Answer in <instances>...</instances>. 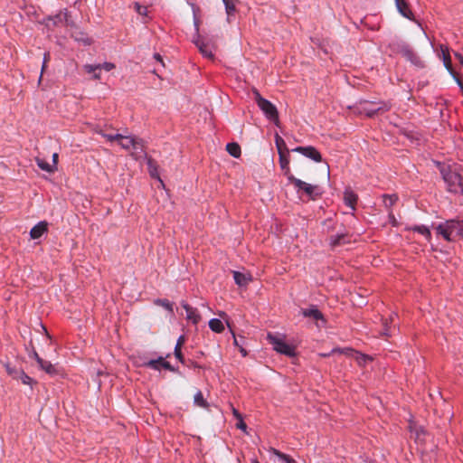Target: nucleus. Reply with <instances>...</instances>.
<instances>
[{
	"label": "nucleus",
	"instance_id": "nucleus-14",
	"mask_svg": "<svg viewBox=\"0 0 463 463\" xmlns=\"http://www.w3.org/2000/svg\"><path fill=\"white\" fill-rule=\"evenodd\" d=\"M279 165L281 169L284 172V175L287 176L288 180L289 181V176H294L289 168V152H283L279 154Z\"/></svg>",
	"mask_w": 463,
	"mask_h": 463
},
{
	"label": "nucleus",
	"instance_id": "nucleus-51",
	"mask_svg": "<svg viewBox=\"0 0 463 463\" xmlns=\"http://www.w3.org/2000/svg\"><path fill=\"white\" fill-rule=\"evenodd\" d=\"M455 57L458 60V61L460 62V64L463 65V55L458 53V52H456L455 53Z\"/></svg>",
	"mask_w": 463,
	"mask_h": 463
},
{
	"label": "nucleus",
	"instance_id": "nucleus-9",
	"mask_svg": "<svg viewBox=\"0 0 463 463\" xmlns=\"http://www.w3.org/2000/svg\"><path fill=\"white\" fill-rule=\"evenodd\" d=\"M293 152H298L301 155H303L306 157H308L312 159L315 162H321L322 161V156L319 153V151L312 146H297L296 148L292 149Z\"/></svg>",
	"mask_w": 463,
	"mask_h": 463
},
{
	"label": "nucleus",
	"instance_id": "nucleus-1",
	"mask_svg": "<svg viewBox=\"0 0 463 463\" xmlns=\"http://www.w3.org/2000/svg\"><path fill=\"white\" fill-rule=\"evenodd\" d=\"M437 234L447 241H454L463 237V221L448 220L436 227Z\"/></svg>",
	"mask_w": 463,
	"mask_h": 463
},
{
	"label": "nucleus",
	"instance_id": "nucleus-44",
	"mask_svg": "<svg viewBox=\"0 0 463 463\" xmlns=\"http://www.w3.org/2000/svg\"><path fill=\"white\" fill-rule=\"evenodd\" d=\"M182 348L175 347V356L176 359H178L181 363H184V356L182 354Z\"/></svg>",
	"mask_w": 463,
	"mask_h": 463
},
{
	"label": "nucleus",
	"instance_id": "nucleus-55",
	"mask_svg": "<svg viewBox=\"0 0 463 463\" xmlns=\"http://www.w3.org/2000/svg\"><path fill=\"white\" fill-rule=\"evenodd\" d=\"M332 354H331V352H329V353H323V354H319V355H320L321 357H328V356H330V355H332Z\"/></svg>",
	"mask_w": 463,
	"mask_h": 463
},
{
	"label": "nucleus",
	"instance_id": "nucleus-10",
	"mask_svg": "<svg viewBox=\"0 0 463 463\" xmlns=\"http://www.w3.org/2000/svg\"><path fill=\"white\" fill-rule=\"evenodd\" d=\"M181 306L186 312V319L194 325H197L201 321V315L197 308L191 307L187 302L182 301Z\"/></svg>",
	"mask_w": 463,
	"mask_h": 463
},
{
	"label": "nucleus",
	"instance_id": "nucleus-7",
	"mask_svg": "<svg viewBox=\"0 0 463 463\" xmlns=\"http://www.w3.org/2000/svg\"><path fill=\"white\" fill-rule=\"evenodd\" d=\"M194 43L204 58H207L209 60L214 59V52L216 51V46L213 42L198 35L194 40Z\"/></svg>",
	"mask_w": 463,
	"mask_h": 463
},
{
	"label": "nucleus",
	"instance_id": "nucleus-2",
	"mask_svg": "<svg viewBox=\"0 0 463 463\" xmlns=\"http://www.w3.org/2000/svg\"><path fill=\"white\" fill-rule=\"evenodd\" d=\"M438 166L444 182L448 185V190L455 194L462 191V179L460 175L452 170L449 165L438 163Z\"/></svg>",
	"mask_w": 463,
	"mask_h": 463
},
{
	"label": "nucleus",
	"instance_id": "nucleus-5",
	"mask_svg": "<svg viewBox=\"0 0 463 463\" xmlns=\"http://www.w3.org/2000/svg\"><path fill=\"white\" fill-rule=\"evenodd\" d=\"M254 99L259 108L263 111L266 118L274 122L277 126L279 123L278 109L270 101L261 97L260 92L253 90Z\"/></svg>",
	"mask_w": 463,
	"mask_h": 463
},
{
	"label": "nucleus",
	"instance_id": "nucleus-43",
	"mask_svg": "<svg viewBox=\"0 0 463 463\" xmlns=\"http://www.w3.org/2000/svg\"><path fill=\"white\" fill-rule=\"evenodd\" d=\"M98 66H100V70L103 69L107 71H109L115 68V64L112 62H104L101 64H98Z\"/></svg>",
	"mask_w": 463,
	"mask_h": 463
},
{
	"label": "nucleus",
	"instance_id": "nucleus-8",
	"mask_svg": "<svg viewBox=\"0 0 463 463\" xmlns=\"http://www.w3.org/2000/svg\"><path fill=\"white\" fill-rule=\"evenodd\" d=\"M439 57L442 59L443 64H444L445 68L447 69V71L453 76V78L456 80L457 83L460 87L461 90L463 91V83L458 79V77L457 76V73L453 70L452 63H451V58H450V54H449V50L448 46L442 45V44L440 45Z\"/></svg>",
	"mask_w": 463,
	"mask_h": 463
},
{
	"label": "nucleus",
	"instance_id": "nucleus-36",
	"mask_svg": "<svg viewBox=\"0 0 463 463\" xmlns=\"http://www.w3.org/2000/svg\"><path fill=\"white\" fill-rule=\"evenodd\" d=\"M133 6H134V9L135 11L141 16H147V7L146 6H144V5H141L138 2H135L133 4Z\"/></svg>",
	"mask_w": 463,
	"mask_h": 463
},
{
	"label": "nucleus",
	"instance_id": "nucleus-37",
	"mask_svg": "<svg viewBox=\"0 0 463 463\" xmlns=\"http://www.w3.org/2000/svg\"><path fill=\"white\" fill-rule=\"evenodd\" d=\"M225 10L228 16L233 15L236 11V5L234 0H230L224 4Z\"/></svg>",
	"mask_w": 463,
	"mask_h": 463
},
{
	"label": "nucleus",
	"instance_id": "nucleus-62",
	"mask_svg": "<svg viewBox=\"0 0 463 463\" xmlns=\"http://www.w3.org/2000/svg\"><path fill=\"white\" fill-rule=\"evenodd\" d=\"M230 0H222L223 4L229 2Z\"/></svg>",
	"mask_w": 463,
	"mask_h": 463
},
{
	"label": "nucleus",
	"instance_id": "nucleus-58",
	"mask_svg": "<svg viewBox=\"0 0 463 463\" xmlns=\"http://www.w3.org/2000/svg\"><path fill=\"white\" fill-rule=\"evenodd\" d=\"M240 352L241 353V354H242L243 356H246V355H247V352H246V350H245L244 348L241 347V348H240Z\"/></svg>",
	"mask_w": 463,
	"mask_h": 463
},
{
	"label": "nucleus",
	"instance_id": "nucleus-45",
	"mask_svg": "<svg viewBox=\"0 0 463 463\" xmlns=\"http://www.w3.org/2000/svg\"><path fill=\"white\" fill-rule=\"evenodd\" d=\"M161 366L163 368L166 369V370H169V371H172V372L175 371V368L168 362H166L164 358H163V362H162Z\"/></svg>",
	"mask_w": 463,
	"mask_h": 463
},
{
	"label": "nucleus",
	"instance_id": "nucleus-57",
	"mask_svg": "<svg viewBox=\"0 0 463 463\" xmlns=\"http://www.w3.org/2000/svg\"><path fill=\"white\" fill-rule=\"evenodd\" d=\"M395 317H396V314H392V315L390 316V318H389V320H390V324L393 323V320H394Z\"/></svg>",
	"mask_w": 463,
	"mask_h": 463
},
{
	"label": "nucleus",
	"instance_id": "nucleus-19",
	"mask_svg": "<svg viewBox=\"0 0 463 463\" xmlns=\"http://www.w3.org/2000/svg\"><path fill=\"white\" fill-rule=\"evenodd\" d=\"M137 137L133 136H123L120 134L118 138V145L126 150H130L135 144Z\"/></svg>",
	"mask_w": 463,
	"mask_h": 463
},
{
	"label": "nucleus",
	"instance_id": "nucleus-49",
	"mask_svg": "<svg viewBox=\"0 0 463 463\" xmlns=\"http://www.w3.org/2000/svg\"><path fill=\"white\" fill-rule=\"evenodd\" d=\"M57 163H58V154L54 153L52 155V165H54V167H57Z\"/></svg>",
	"mask_w": 463,
	"mask_h": 463
},
{
	"label": "nucleus",
	"instance_id": "nucleus-41",
	"mask_svg": "<svg viewBox=\"0 0 463 463\" xmlns=\"http://www.w3.org/2000/svg\"><path fill=\"white\" fill-rule=\"evenodd\" d=\"M96 132L98 134L101 135L103 137H105L109 142H113L115 140H117L118 142L120 134H115V135L106 134L102 130H97Z\"/></svg>",
	"mask_w": 463,
	"mask_h": 463
},
{
	"label": "nucleus",
	"instance_id": "nucleus-40",
	"mask_svg": "<svg viewBox=\"0 0 463 463\" xmlns=\"http://www.w3.org/2000/svg\"><path fill=\"white\" fill-rule=\"evenodd\" d=\"M344 239H345L344 234H337V235L332 236L331 240H330V244L333 247L341 245L343 243Z\"/></svg>",
	"mask_w": 463,
	"mask_h": 463
},
{
	"label": "nucleus",
	"instance_id": "nucleus-34",
	"mask_svg": "<svg viewBox=\"0 0 463 463\" xmlns=\"http://www.w3.org/2000/svg\"><path fill=\"white\" fill-rule=\"evenodd\" d=\"M163 362V357H158L157 359L149 360L145 363V366L149 367L154 370H160L161 364Z\"/></svg>",
	"mask_w": 463,
	"mask_h": 463
},
{
	"label": "nucleus",
	"instance_id": "nucleus-56",
	"mask_svg": "<svg viewBox=\"0 0 463 463\" xmlns=\"http://www.w3.org/2000/svg\"><path fill=\"white\" fill-rule=\"evenodd\" d=\"M33 355L37 363H38V359H43L42 357L39 356V354L35 351L33 352Z\"/></svg>",
	"mask_w": 463,
	"mask_h": 463
},
{
	"label": "nucleus",
	"instance_id": "nucleus-17",
	"mask_svg": "<svg viewBox=\"0 0 463 463\" xmlns=\"http://www.w3.org/2000/svg\"><path fill=\"white\" fill-rule=\"evenodd\" d=\"M301 313L305 317H310L314 320H324L323 314L315 306H312L309 308L302 309Z\"/></svg>",
	"mask_w": 463,
	"mask_h": 463
},
{
	"label": "nucleus",
	"instance_id": "nucleus-23",
	"mask_svg": "<svg viewBox=\"0 0 463 463\" xmlns=\"http://www.w3.org/2000/svg\"><path fill=\"white\" fill-rule=\"evenodd\" d=\"M209 327L215 333H222L224 330L222 322L218 318H212L209 321Z\"/></svg>",
	"mask_w": 463,
	"mask_h": 463
},
{
	"label": "nucleus",
	"instance_id": "nucleus-29",
	"mask_svg": "<svg viewBox=\"0 0 463 463\" xmlns=\"http://www.w3.org/2000/svg\"><path fill=\"white\" fill-rule=\"evenodd\" d=\"M405 44H406V43H404L402 41L395 40V41H392V43H390L389 48H390L392 53L398 54Z\"/></svg>",
	"mask_w": 463,
	"mask_h": 463
},
{
	"label": "nucleus",
	"instance_id": "nucleus-26",
	"mask_svg": "<svg viewBox=\"0 0 463 463\" xmlns=\"http://www.w3.org/2000/svg\"><path fill=\"white\" fill-rule=\"evenodd\" d=\"M194 402L196 406H199L201 408L207 409L209 407V404L207 401L203 398V392L201 391H198L194 394Z\"/></svg>",
	"mask_w": 463,
	"mask_h": 463
},
{
	"label": "nucleus",
	"instance_id": "nucleus-24",
	"mask_svg": "<svg viewBox=\"0 0 463 463\" xmlns=\"http://www.w3.org/2000/svg\"><path fill=\"white\" fill-rule=\"evenodd\" d=\"M35 161H36V164L43 171H46L48 173H52L54 172L57 167H54V165H50L49 163H47L44 159L43 158H40V157H36L35 158Z\"/></svg>",
	"mask_w": 463,
	"mask_h": 463
},
{
	"label": "nucleus",
	"instance_id": "nucleus-18",
	"mask_svg": "<svg viewBox=\"0 0 463 463\" xmlns=\"http://www.w3.org/2000/svg\"><path fill=\"white\" fill-rule=\"evenodd\" d=\"M38 365L43 371H44L46 373L52 376L56 375L59 373L55 365L52 364L50 361H46L44 359H38Z\"/></svg>",
	"mask_w": 463,
	"mask_h": 463
},
{
	"label": "nucleus",
	"instance_id": "nucleus-59",
	"mask_svg": "<svg viewBox=\"0 0 463 463\" xmlns=\"http://www.w3.org/2000/svg\"><path fill=\"white\" fill-rule=\"evenodd\" d=\"M45 68H46V64H44V63L43 62L42 72L45 70Z\"/></svg>",
	"mask_w": 463,
	"mask_h": 463
},
{
	"label": "nucleus",
	"instance_id": "nucleus-6",
	"mask_svg": "<svg viewBox=\"0 0 463 463\" xmlns=\"http://www.w3.org/2000/svg\"><path fill=\"white\" fill-rule=\"evenodd\" d=\"M289 183L295 186L298 193L303 191L312 200L317 199L322 194L318 185L307 184L295 176H289Z\"/></svg>",
	"mask_w": 463,
	"mask_h": 463
},
{
	"label": "nucleus",
	"instance_id": "nucleus-28",
	"mask_svg": "<svg viewBox=\"0 0 463 463\" xmlns=\"http://www.w3.org/2000/svg\"><path fill=\"white\" fill-rule=\"evenodd\" d=\"M275 143L279 154H280V152H289V150L287 147L285 140L279 134H276L275 136Z\"/></svg>",
	"mask_w": 463,
	"mask_h": 463
},
{
	"label": "nucleus",
	"instance_id": "nucleus-53",
	"mask_svg": "<svg viewBox=\"0 0 463 463\" xmlns=\"http://www.w3.org/2000/svg\"><path fill=\"white\" fill-rule=\"evenodd\" d=\"M49 59H50V55H49V53H45V54H44V57H43V63H44V64H47V62H48Z\"/></svg>",
	"mask_w": 463,
	"mask_h": 463
},
{
	"label": "nucleus",
	"instance_id": "nucleus-4",
	"mask_svg": "<svg viewBox=\"0 0 463 463\" xmlns=\"http://www.w3.org/2000/svg\"><path fill=\"white\" fill-rule=\"evenodd\" d=\"M355 113L359 115H365L368 118L373 117L378 112H384L391 109V104L385 101L371 102V101H361L355 108Z\"/></svg>",
	"mask_w": 463,
	"mask_h": 463
},
{
	"label": "nucleus",
	"instance_id": "nucleus-25",
	"mask_svg": "<svg viewBox=\"0 0 463 463\" xmlns=\"http://www.w3.org/2000/svg\"><path fill=\"white\" fill-rule=\"evenodd\" d=\"M354 360L359 366H365L369 362L373 361V358L357 351L354 355Z\"/></svg>",
	"mask_w": 463,
	"mask_h": 463
},
{
	"label": "nucleus",
	"instance_id": "nucleus-47",
	"mask_svg": "<svg viewBox=\"0 0 463 463\" xmlns=\"http://www.w3.org/2000/svg\"><path fill=\"white\" fill-rule=\"evenodd\" d=\"M237 428L242 430H246L247 425L242 419L239 420V422L237 423Z\"/></svg>",
	"mask_w": 463,
	"mask_h": 463
},
{
	"label": "nucleus",
	"instance_id": "nucleus-30",
	"mask_svg": "<svg viewBox=\"0 0 463 463\" xmlns=\"http://www.w3.org/2000/svg\"><path fill=\"white\" fill-rule=\"evenodd\" d=\"M357 351L354 350L353 348L345 347V348H334L331 350V354H345L346 356H352L354 358L355 353Z\"/></svg>",
	"mask_w": 463,
	"mask_h": 463
},
{
	"label": "nucleus",
	"instance_id": "nucleus-21",
	"mask_svg": "<svg viewBox=\"0 0 463 463\" xmlns=\"http://www.w3.org/2000/svg\"><path fill=\"white\" fill-rule=\"evenodd\" d=\"M146 165H147V169H148L149 175H151V177L156 178L162 183V180L160 179V176L158 174V170H157L158 166H157L156 162L154 159H152L151 157L146 156Z\"/></svg>",
	"mask_w": 463,
	"mask_h": 463
},
{
	"label": "nucleus",
	"instance_id": "nucleus-13",
	"mask_svg": "<svg viewBox=\"0 0 463 463\" xmlns=\"http://www.w3.org/2000/svg\"><path fill=\"white\" fill-rule=\"evenodd\" d=\"M358 200L357 194L351 189L346 188L344 192V202L345 205L351 208L354 212L355 211V205Z\"/></svg>",
	"mask_w": 463,
	"mask_h": 463
},
{
	"label": "nucleus",
	"instance_id": "nucleus-31",
	"mask_svg": "<svg viewBox=\"0 0 463 463\" xmlns=\"http://www.w3.org/2000/svg\"><path fill=\"white\" fill-rule=\"evenodd\" d=\"M18 380L22 382L23 384L33 386L36 383V381L33 380L32 377L27 375L24 370L19 372V377Z\"/></svg>",
	"mask_w": 463,
	"mask_h": 463
},
{
	"label": "nucleus",
	"instance_id": "nucleus-42",
	"mask_svg": "<svg viewBox=\"0 0 463 463\" xmlns=\"http://www.w3.org/2000/svg\"><path fill=\"white\" fill-rule=\"evenodd\" d=\"M84 70L88 73H93L96 71L100 70V66H98V64H96V65L86 64V65H84Z\"/></svg>",
	"mask_w": 463,
	"mask_h": 463
},
{
	"label": "nucleus",
	"instance_id": "nucleus-35",
	"mask_svg": "<svg viewBox=\"0 0 463 463\" xmlns=\"http://www.w3.org/2000/svg\"><path fill=\"white\" fill-rule=\"evenodd\" d=\"M5 367L8 375H10L13 379L18 380L19 372L22 371L21 369L12 367L9 364H6Z\"/></svg>",
	"mask_w": 463,
	"mask_h": 463
},
{
	"label": "nucleus",
	"instance_id": "nucleus-39",
	"mask_svg": "<svg viewBox=\"0 0 463 463\" xmlns=\"http://www.w3.org/2000/svg\"><path fill=\"white\" fill-rule=\"evenodd\" d=\"M155 303L158 306L165 307L166 310L173 312V303L167 299H156Z\"/></svg>",
	"mask_w": 463,
	"mask_h": 463
},
{
	"label": "nucleus",
	"instance_id": "nucleus-61",
	"mask_svg": "<svg viewBox=\"0 0 463 463\" xmlns=\"http://www.w3.org/2000/svg\"><path fill=\"white\" fill-rule=\"evenodd\" d=\"M233 337H234V344H235L236 345H238V342H237L236 337H235L234 335H233Z\"/></svg>",
	"mask_w": 463,
	"mask_h": 463
},
{
	"label": "nucleus",
	"instance_id": "nucleus-46",
	"mask_svg": "<svg viewBox=\"0 0 463 463\" xmlns=\"http://www.w3.org/2000/svg\"><path fill=\"white\" fill-rule=\"evenodd\" d=\"M185 338L184 335H180L177 339L176 345L175 347L182 348V345L184 344Z\"/></svg>",
	"mask_w": 463,
	"mask_h": 463
},
{
	"label": "nucleus",
	"instance_id": "nucleus-11",
	"mask_svg": "<svg viewBox=\"0 0 463 463\" xmlns=\"http://www.w3.org/2000/svg\"><path fill=\"white\" fill-rule=\"evenodd\" d=\"M131 149H132L131 155L136 159H139V158L147 156L146 150H145L144 141L141 138L137 137L135 144L133 145Z\"/></svg>",
	"mask_w": 463,
	"mask_h": 463
},
{
	"label": "nucleus",
	"instance_id": "nucleus-3",
	"mask_svg": "<svg viewBox=\"0 0 463 463\" xmlns=\"http://www.w3.org/2000/svg\"><path fill=\"white\" fill-rule=\"evenodd\" d=\"M285 338L284 335H275L270 332L267 335V340L272 345L274 351L288 357L296 356L295 346L286 343Z\"/></svg>",
	"mask_w": 463,
	"mask_h": 463
},
{
	"label": "nucleus",
	"instance_id": "nucleus-50",
	"mask_svg": "<svg viewBox=\"0 0 463 463\" xmlns=\"http://www.w3.org/2000/svg\"><path fill=\"white\" fill-rule=\"evenodd\" d=\"M232 413L238 420L242 419L241 414L235 408H232Z\"/></svg>",
	"mask_w": 463,
	"mask_h": 463
},
{
	"label": "nucleus",
	"instance_id": "nucleus-33",
	"mask_svg": "<svg viewBox=\"0 0 463 463\" xmlns=\"http://www.w3.org/2000/svg\"><path fill=\"white\" fill-rule=\"evenodd\" d=\"M271 450L274 453V455H276L279 459L284 461V463H296V460L289 457L288 455L282 453L276 449H272Z\"/></svg>",
	"mask_w": 463,
	"mask_h": 463
},
{
	"label": "nucleus",
	"instance_id": "nucleus-48",
	"mask_svg": "<svg viewBox=\"0 0 463 463\" xmlns=\"http://www.w3.org/2000/svg\"><path fill=\"white\" fill-rule=\"evenodd\" d=\"M410 48L411 46L406 43L398 54L404 56L405 52L409 51Z\"/></svg>",
	"mask_w": 463,
	"mask_h": 463
},
{
	"label": "nucleus",
	"instance_id": "nucleus-38",
	"mask_svg": "<svg viewBox=\"0 0 463 463\" xmlns=\"http://www.w3.org/2000/svg\"><path fill=\"white\" fill-rule=\"evenodd\" d=\"M383 328L381 333L382 335H383L385 337H390L392 335V328H391L388 319L383 320Z\"/></svg>",
	"mask_w": 463,
	"mask_h": 463
},
{
	"label": "nucleus",
	"instance_id": "nucleus-52",
	"mask_svg": "<svg viewBox=\"0 0 463 463\" xmlns=\"http://www.w3.org/2000/svg\"><path fill=\"white\" fill-rule=\"evenodd\" d=\"M154 58L158 61L159 62L163 63V59L159 53H155Z\"/></svg>",
	"mask_w": 463,
	"mask_h": 463
},
{
	"label": "nucleus",
	"instance_id": "nucleus-20",
	"mask_svg": "<svg viewBox=\"0 0 463 463\" xmlns=\"http://www.w3.org/2000/svg\"><path fill=\"white\" fill-rule=\"evenodd\" d=\"M403 57L407 61H411L413 65L417 67H423V61L411 48H410L409 51L405 52Z\"/></svg>",
	"mask_w": 463,
	"mask_h": 463
},
{
	"label": "nucleus",
	"instance_id": "nucleus-27",
	"mask_svg": "<svg viewBox=\"0 0 463 463\" xmlns=\"http://www.w3.org/2000/svg\"><path fill=\"white\" fill-rule=\"evenodd\" d=\"M397 201H398V196L396 194H383V202L384 206L387 209L392 208Z\"/></svg>",
	"mask_w": 463,
	"mask_h": 463
},
{
	"label": "nucleus",
	"instance_id": "nucleus-16",
	"mask_svg": "<svg viewBox=\"0 0 463 463\" xmlns=\"http://www.w3.org/2000/svg\"><path fill=\"white\" fill-rule=\"evenodd\" d=\"M233 279L235 283L240 287H245L252 280L250 274L241 273L240 271H233Z\"/></svg>",
	"mask_w": 463,
	"mask_h": 463
},
{
	"label": "nucleus",
	"instance_id": "nucleus-15",
	"mask_svg": "<svg viewBox=\"0 0 463 463\" xmlns=\"http://www.w3.org/2000/svg\"><path fill=\"white\" fill-rule=\"evenodd\" d=\"M48 224L46 222H40L34 225L30 231V236L32 239H39L43 233L47 232Z\"/></svg>",
	"mask_w": 463,
	"mask_h": 463
},
{
	"label": "nucleus",
	"instance_id": "nucleus-32",
	"mask_svg": "<svg viewBox=\"0 0 463 463\" xmlns=\"http://www.w3.org/2000/svg\"><path fill=\"white\" fill-rule=\"evenodd\" d=\"M412 230L414 232H417L422 234L423 236H425V238L428 241H430V239H431V232H430V229L427 226H425V225L415 226V227L412 228Z\"/></svg>",
	"mask_w": 463,
	"mask_h": 463
},
{
	"label": "nucleus",
	"instance_id": "nucleus-60",
	"mask_svg": "<svg viewBox=\"0 0 463 463\" xmlns=\"http://www.w3.org/2000/svg\"><path fill=\"white\" fill-rule=\"evenodd\" d=\"M252 463H260L256 458L251 460Z\"/></svg>",
	"mask_w": 463,
	"mask_h": 463
},
{
	"label": "nucleus",
	"instance_id": "nucleus-54",
	"mask_svg": "<svg viewBox=\"0 0 463 463\" xmlns=\"http://www.w3.org/2000/svg\"><path fill=\"white\" fill-rule=\"evenodd\" d=\"M93 78L95 80H99L100 79V73L99 72H93Z\"/></svg>",
	"mask_w": 463,
	"mask_h": 463
},
{
	"label": "nucleus",
	"instance_id": "nucleus-12",
	"mask_svg": "<svg viewBox=\"0 0 463 463\" xmlns=\"http://www.w3.org/2000/svg\"><path fill=\"white\" fill-rule=\"evenodd\" d=\"M396 7L399 13L409 20H414V15L410 9L409 4L406 0H395Z\"/></svg>",
	"mask_w": 463,
	"mask_h": 463
},
{
	"label": "nucleus",
	"instance_id": "nucleus-22",
	"mask_svg": "<svg viewBox=\"0 0 463 463\" xmlns=\"http://www.w3.org/2000/svg\"><path fill=\"white\" fill-rule=\"evenodd\" d=\"M226 150L232 156L235 158L241 156V146L237 143H228L226 146Z\"/></svg>",
	"mask_w": 463,
	"mask_h": 463
}]
</instances>
